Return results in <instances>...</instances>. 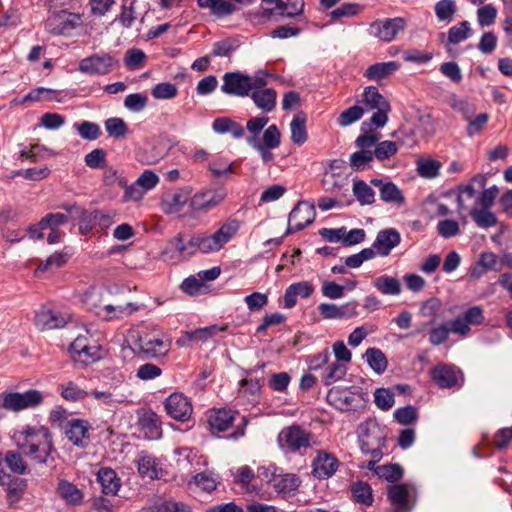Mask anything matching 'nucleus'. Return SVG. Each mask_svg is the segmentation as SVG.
<instances>
[{"label": "nucleus", "instance_id": "412c9836", "mask_svg": "<svg viewBox=\"0 0 512 512\" xmlns=\"http://www.w3.org/2000/svg\"><path fill=\"white\" fill-rule=\"evenodd\" d=\"M191 192L190 187H182L163 194L160 202L162 212L167 215L180 212L187 203Z\"/></svg>", "mask_w": 512, "mask_h": 512}, {"label": "nucleus", "instance_id": "a211bd4d", "mask_svg": "<svg viewBox=\"0 0 512 512\" xmlns=\"http://www.w3.org/2000/svg\"><path fill=\"white\" fill-rule=\"evenodd\" d=\"M69 313H62L53 309L42 307L34 317V323L39 330L62 328L70 320Z\"/></svg>", "mask_w": 512, "mask_h": 512}, {"label": "nucleus", "instance_id": "13d9d810", "mask_svg": "<svg viewBox=\"0 0 512 512\" xmlns=\"http://www.w3.org/2000/svg\"><path fill=\"white\" fill-rule=\"evenodd\" d=\"M73 127L82 139L88 141H94L102 134L100 126L95 122L83 121L81 123H75Z\"/></svg>", "mask_w": 512, "mask_h": 512}, {"label": "nucleus", "instance_id": "f704fd0d", "mask_svg": "<svg viewBox=\"0 0 512 512\" xmlns=\"http://www.w3.org/2000/svg\"><path fill=\"white\" fill-rule=\"evenodd\" d=\"M212 129L217 134L230 133L235 139H241L245 134L243 126L229 117L216 118L212 123Z\"/></svg>", "mask_w": 512, "mask_h": 512}, {"label": "nucleus", "instance_id": "49530a36", "mask_svg": "<svg viewBox=\"0 0 512 512\" xmlns=\"http://www.w3.org/2000/svg\"><path fill=\"white\" fill-rule=\"evenodd\" d=\"M373 286L384 295H399L401 292L400 281L388 275H382L373 280Z\"/></svg>", "mask_w": 512, "mask_h": 512}, {"label": "nucleus", "instance_id": "69168bd1", "mask_svg": "<svg viewBox=\"0 0 512 512\" xmlns=\"http://www.w3.org/2000/svg\"><path fill=\"white\" fill-rule=\"evenodd\" d=\"M193 483L202 491L211 493L220 482L212 473L202 472L193 477Z\"/></svg>", "mask_w": 512, "mask_h": 512}, {"label": "nucleus", "instance_id": "4468645a", "mask_svg": "<svg viewBox=\"0 0 512 512\" xmlns=\"http://www.w3.org/2000/svg\"><path fill=\"white\" fill-rule=\"evenodd\" d=\"M358 302L349 301L342 305L335 303H321L317 309L323 319L326 320H345L358 315Z\"/></svg>", "mask_w": 512, "mask_h": 512}, {"label": "nucleus", "instance_id": "58836bf2", "mask_svg": "<svg viewBox=\"0 0 512 512\" xmlns=\"http://www.w3.org/2000/svg\"><path fill=\"white\" fill-rule=\"evenodd\" d=\"M301 484L299 476L293 473H282L280 469L273 487L279 493L290 494L295 492Z\"/></svg>", "mask_w": 512, "mask_h": 512}, {"label": "nucleus", "instance_id": "de8ad7c7", "mask_svg": "<svg viewBox=\"0 0 512 512\" xmlns=\"http://www.w3.org/2000/svg\"><path fill=\"white\" fill-rule=\"evenodd\" d=\"M353 195L360 205H372L375 202L374 190L363 180H355L353 183Z\"/></svg>", "mask_w": 512, "mask_h": 512}, {"label": "nucleus", "instance_id": "f3484780", "mask_svg": "<svg viewBox=\"0 0 512 512\" xmlns=\"http://www.w3.org/2000/svg\"><path fill=\"white\" fill-rule=\"evenodd\" d=\"M278 441L287 448H308L312 444V435L298 425H292L281 430Z\"/></svg>", "mask_w": 512, "mask_h": 512}, {"label": "nucleus", "instance_id": "774afa93", "mask_svg": "<svg viewBox=\"0 0 512 512\" xmlns=\"http://www.w3.org/2000/svg\"><path fill=\"white\" fill-rule=\"evenodd\" d=\"M238 47L237 41L231 38L219 40L213 44L211 56L227 57L230 56Z\"/></svg>", "mask_w": 512, "mask_h": 512}, {"label": "nucleus", "instance_id": "37998d69", "mask_svg": "<svg viewBox=\"0 0 512 512\" xmlns=\"http://www.w3.org/2000/svg\"><path fill=\"white\" fill-rule=\"evenodd\" d=\"M57 491L61 498L69 505H80L83 501L82 492L69 481H59Z\"/></svg>", "mask_w": 512, "mask_h": 512}, {"label": "nucleus", "instance_id": "0e129e2a", "mask_svg": "<svg viewBox=\"0 0 512 512\" xmlns=\"http://www.w3.org/2000/svg\"><path fill=\"white\" fill-rule=\"evenodd\" d=\"M101 358V350L100 346L96 343L95 340L91 338V340L87 343L83 352L78 356L77 362L82 363L84 365H88L96 362Z\"/></svg>", "mask_w": 512, "mask_h": 512}, {"label": "nucleus", "instance_id": "1a4fd4ad", "mask_svg": "<svg viewBox=\"0 0 512 512\" xmlns=\"http://www.w3.org/2000/svg\"><path fill=\"white\" fill-rule=\"evenodd\" d=\"M387 496L396 511L409 512L417 503L418 490L411 483L394 484L388 486Z\"/></svg>", "mask_w": 512, "mask_h": 512}, {"label": "nucleus", "instance_id": "79ce46f5", "mask_svg": "<svg viewBox=\"0 0 512 512\" xmlns=\"http://www.w3.org/2000/svg\"><path fill=\"white\" fill-rule=\"evenodd\" d=\"M105 291L100 287H90L82 295L81 301L83 305L90 311L98 315L99 309L104 304L103 296Z\"/></svg>", "mask_w": 512, "mask_h": 512}, {"label": "nucleus", "instance_id": "9b49d317", "mask_svg": "<svg viewBox=\"0 0 512 512\" xmlns=\"http://www.w3.org/2000/svg\"><path fill=\"white\" fill-rule=\"evenodd\" d=\"M316 212L313 204L308 201H299L288 217V227L285 235L303 230L315 220Z\"/></svg>", "mask_w": 512, "mask_h": 512}, {"label": "nucleus", "instance_id": "f8f14e48", "mask_svg": "<svg viewBox=\"0 0 512 512\" xmlns=\"http://www.w3.org/2000/svg\"><path fill=\"white\" fill-rule=\"evenodd\" d=\"M360 448H382L386 445L385 433L374 420H367L358 427Z\"/></svg>", "mask_w": 512, "mask_h": 512}, {"label": "nucleus", "instance_id": "338daca9", "mask_svg": "<svg viewBox=\"0 0 512 512\" xmlns=\"http://www.w3.org/2000/svg\"><path fill=\"white\" fill-rule=\"evenodd\" d=\"M61 396L68 401H78L86 397L87 392L79 385L68 381L60 385Z\"/></svg>", "mask_w": 512, "mask_h": 512}, {"label": "nucleus", "instance_id": "72a5a7b5", "mask_svg": "<svg viewBox=\"0 0 512 512\" xmlns=\"http://www.w3.org/2000/svg\"><path fill=\"white\" fill-rule=\"evenodd\" d=\"M208 425L212 431H226L234 421V414L227 409H213L208 414Z\"/></svg>", "mask_w": 512, "mask_h": 512}, {"label": "nucleus", "instance_id": "e2e57ef3", "mask_svg": "<svg viewBox=\"0 0 512 512\" xmlns=\"http://www.w3.org/2000/svg\"><path fill=\"white\" fill-rule=\"evenodd\" d=\"M276 8L280 10V14L283 16L294 17L303 12L304 0H279L277 1Z\"/></svg>", "mask_w": 512, "mask_h": 512}, {"label": "nucleus", "instance_id": "aec40b11", "mask_svg": "<svg viewBox=\"0 0 512 512\" xmlns=\"http://www.w3.org/2000/svg\"><path fill=\"white\" fill-rule=\"evenodd\" d=\"M401 242V235L395 228H387L380 230L372 244L371 249L374 250L375 256L386 257L392 249Z\"/></svg>", "mask_w": 512, "mask_h": 512}, {"label": "nucleus", "instance_id": "052dcab7", "mask_svg": "<svg viewBox=\"0 0 512 512\" xmlns=\"http://www.w3.org/2000/svg\"><path fill=\"white\" fill-rule=\"evenodd\" d=\"M232 164L228 159L218 157L209 162L208 169L217 178L229 177L233 174Z\"/></svg>", "mask_w": 512, "mask_h": 512}, {"label": "nucleus", "instance_id": "4be33fe9", "mask_svg": "<svg viewBox=\"0 0 512 512\" xmlns=\"http://www.w3.org/2000/svg\"><path fill=\"white\" fill-rule=\"evenodd\" d=\"M431 378L435 384L442 389H450L460 386L459 381L462 379V373L457 371L453 366L439 364L431 370Z\"/></svg>", "mask_w": 512, "mask_h": 512}, {"label": "nucleus", "instance_id": "6e6552de", "mask_svg": "<svg viewBox=\"0 0 512 512\" xmlns=\"http://www.w3.org/2000/svg\"><path fill=\"white\" fill-rule=\"evenodd\" d=\"M13 438L20 447L28 448H52L53 439L49 429L42 425H26L21 430L15 431Z\"/></svg>", "mask_w": 512, "mask_h": 512}, {"label": "nucleus", "instance_id": "b1692460", "mask_svg": "<svg viewBox=\"0 0 512 512\" xmlns=\"http://www.w3.org/2000/svg\"><path fill=\"white\" fill-rule=\"evenodd\" d=\"M360 393L351 389H342L338 387L331 388L327 394L328 402L342 411L352 410L357 406Z\"/></svg>", "mask_w": 512, "mask_h": 512}, {"label": "nucleus", "instance_id": "393cba45", "mask_svg": "<svg viewBox=\"0 0 512 512\" xmlns=\"http://www.w3.org/2000/svg\"><path fill=\"white\" fill-rule=\"evenodd\" d=\"M371 184L379 189L380 199L388 204L401 207L406 199L401 189L391 181L372 179Z\"/></svg>", "mask_w": 512, "mask_h": 512}, {"label": "nucleus", "instance_id": "ea45409f", "mask_svg": "<svg viewBox=\"0 0 512 512\" xmlns=\"http://www.w3.org/2000/svg\"><path fill=\"white\" fill-rule=\"evenodd\" d=\"M136 309L137 308L134 307L132 303H127L125 306H116L109 303H104L101 309H99L97 317L103 320H113L121 318L124 315H129Z\"/></svg>", "mask_w": 512, "mask_h": 512}, {"label": "nucleus", "instance_id": "7c9ffc66", "mask_svg": "<svg viewBox=\"0 0 512 512\" xmlns=\"http://www.w3.org/2000/svg\"><path fill=\"white\" fill-rule=\"evenodd\" d=\"M254 104L264 112H271L276 107L277 93L273 88H253L250 93Z\"/></svg>", "mask_w": 512, "mask_h": 512}, {"label": "nucleus", "instance_id": "39448f33", "mask_svg": "<svg viewBox=\"0 0 512 512\" xmlns=\"http://www.w3.org/2000/svg\"><path fill=\"white\" fill-rule=\"evenodd\" d=\"M44 399L43 392L37 389H29L24 392H4L0 394V409L12 412L35 409L44 402Z\"/></svg>", "mask_w": 512, "mask_h": 512}, {"label": "nucleus", "instance_id": "a19ab883", "mask_svg": "<svg viewBox=\"0 0 512 512\" xmlns=\"http://www.w3.org/2000/svg\"><path fill=\"white\" fill-rule=\"evenodd\" d=\"M199 7L210 9L211 14L218 18L231 15L236 6L225 0H197Z\"/></svg>", "mask_w": 512, "mask_h": 512}, {"label": "nucleus", "instance_id": "c85d7f7f", "mask_svg": "<svg viewBox=\"0 0 512 512\" xmlns=\"http://www.w3.org/2000/svg\"><path fill=\"white\" fill-rule=\"evenodd\" d=\"M487 178L485 175L478 174L474 176L467 184L459 187V195L457 197L458 209H465L464 197L469 199L477 198L485 189Z\"/></svg>", "mask_w": 512, "mask_h": 512}, {"label": "nucleus", "instance_id": "2eb2a0df", "mask_svg": "<svg viewBox=\"0 0 512 512\" xmlns=\"http://www.w3.org/2000/svg\"><path fill=\"white\" fill-rule=\"evenodd\" d=\"M405 28V21L403 18H389L385 20H376L370 27L369 32L371 35L377 37L381 41L390 42L396 35Z\"/></svg>", "mask_w": 512, "mask_h": 512}, {"label": "nucleus", "instance_id": "2f4dec72", "mask_svg": "<svg viewBox=\"0 0 512 512\" xmlns=\"http://www.w3.org/2000/svg\"><path fill=\"white\" fill-rule=\"evenodd\" d=\"M139 425L143 436L150 440L161 438L162 429L159 416L152 411L145 412L140 418Z\"/></svg>", "mask_w": 512, "mask_h": 512}, {"label": "nucleus", "instance_id": "423d86ee", "mask_svg": "<svg viewBox=\"0 0 512 512\" xmlns=\"http://www.w3.org/2000/svg\"><path fill=\"white\" fill-rule=\"evenodd\" d=\"M499 190L493 185L484 190L475 200V206L470 210V216L480 228H489L497 224L496 215L490 211Z\"/></svg>", "mask_w": 512, "mask_h": 512}, {"label": "nucleus", "instance_id": "c9c22d12", "mask_svg": "<svg viewBox=\"0 0 512 512\" xmlns=\"http://www.w3.org/2000/svg\"><path fill=\"white\" fill-rule=\"evenodd\" d=\"M97 480L106 495H116L120 489V479L111 468H101L97 474Z\"/></svg>", "mask_w": 512, "mask_h": 512}, {"label": "nucleus", "instance_id": "473e14b6", "mask_svg": "<svg viewBox=\"0 0 512 512\" xmlns=\"http://www.w3.org/2000/svg\"><path fill=\"white\" fill-rule=\"evenodd\" d=\"M459 109L463 112L465 118L469 120L468 126H467V134L469 136H474L482 131L484 126L487 124L489 116L487 113H481L477 115L474 119H470L474 108L468 104L467 102L460 101L459 102Z\"/></svg>", "mask_w": 512, "mask_h": 512}, {"label": "nucleus", "instance_id": "cd10ccee", "mask_svg": "<svg viewBox=\"0 0 512 512\" xmlns=\"http://www.w3.org/2000/svg\"><path fill=\"white\" fill-rule=\"evenodd\" d=\"M314 286L309 281H301L289 285L284 293L283 307L285 309L293 308L297 303V298H308L314 293Z\"/></svg>", "mask_w": 512, "mask_h": 512}, {"label": "nucleus", "instance_id": "9d476101", "mask_svg": "<svg viewBox=\"0 0 512 512\" xmlns=\"http://www.w3.org/2000/svg\"><path fill=\"white\" fill-rule=\"evenodd\" d=\"M197 252H200L197 234L185 239L184 235L180 233L169 240L162 255L166 260L177 261L181 258L191 257Z\"/></svg>", "mask_w": 512, "mask_h": 512}, {"label": "nucleus", "instance_id": "6ab92c4d", "mask_svg": "<svg viewBox=\"0 0 512 512\" xmlns=\"http://www.w3.org/2000/svg\"><path fill=\"white\" fill-rule=\"evenodd\" d=\"M226 195L224 189L200 191L193 195L189 205L196 212L208 211L220 204Z\"/></svg>", "mask_w": 512, "mask_h": 512}, {"label": "nucleus", "instance_id": "bb28decb", "mask_svg": "<svg viewBox=\"0 0 512 512\" xmlns=\"http://www.w3.org/2000/svg\"><path fill=\"white\" fill-rule=\"evenodd\" d=\"M90 424L84 419H71L64 428L65 436L75 446L87 445L86 440L89 438L88 432Z\"/></svg>", "mask_w": 512, "mask_h": 512}, {"label": "nucleus", "instance_id": "c756f323", "mask_svg": "<svg viewBox=\"0 0 512 512\" xmlns=\"http://www.w3.org/2000/svg\"><path fill=\"white\" fill-rule=\"evenodd\" d=\"M342 164L340 161L333 160L329 165V169L325 172L322 180L323 187L328 192H336L341 190L347 183V177L336 170L340 169Z\"/></svg>", "mask_w": 512, "mask_h": 512}, {"label": "nucleus", "instance_id": "8fccbe9b", "mask_svg": "<svg viewBox=\"0 0 512 512\" xmlns=\"http://www.w3.org/2000/svg\"><path fill=\"white\" fill-rule=\"evenodd\" d=\"M373 160V152L363 149L350 155L349 164L354 171H364L371 167Z\"/></svg>", "mask_w": 512, "mask_h": 512}, {"label": "nucleus", "instance_id": "6e6d98bb", "mask_svg": "<svg viewBox=\"0 0 512 512\" xmlns=\"http://www.w3.org/2000/svg\"><path fill=\"white\" fill-rule=\"evenodd\" d=\"M347 373V367L340 362H333L328 365L322 374V382L325 386H329L336 381L341 380Z\"/></svg>", "mask_w": 512, "mask_h": 512}, {"label": "nucleus", "instance_id": "bf43d9fd", "mask_svg": "<svg viewBox=\"0 0 512 512\" xmlns=\"http://www.w3.org/2000/svg\"><path fill=\"white\" fill-rule=\"evenodd\" d=\"M105 129L109 137L120 139L128 133V126L122 118L111 117L104 122Z\"/></svg>", "mask_w": 512, "mask_h": 512}, {"label": "nucleus", "instance_id": "603ef678", "mask_svg": "<svg viewBox=\"0 0 512 512\" xmlns=\"http://www.w3.org/2000/svg\"><path fill=\"white\" fill-rule=\"evenodd\" d=\"M227 329H228V325H226V324L225 325H221V326L211 325V326H207V327H203V328H198V329L189 331L190 332L189 337H190V339H192L193 342L205 343L209 339H211L214 336H216L219 332H224Z\"/></svg>", "mask_w": 512, "mask_h": 512}, {"label": "nucleus", "instance_id": "09e8293b", "mask_svg": "<svg viewBox=\"0 0 512 512\" xmlns=\"http://www.w3.org/2000/svg\"><path fill=\"white\" fill-rule=\"evenodd\" d=\"M393 137L396 138L398 147L401 146L406 148L415 147L420 139L417 131L413 127L404 125L393 133Z\"/></svg>", "mask_w": 512, "mask_h": 512}, {"label": "nucleus", "instance_id": "3c124183", "mask_svg": "<svg viewBox=\"0 0 512 512\" xmlns=\"http://www.w3.org/2000/svg\"><path fill=\"white\" fill-rule=\"evenodd\" d=\"M138 472L143 477L150 479H157L162 474V469L156 462V459L151 456H143L138 460Z\"/></svg>", "mask_w": 512, "mask_h": 512}, {"label": "nucleus", "instance_id": "a878e982", "mask_svg": "<svg viewBox=\"0 0 512 512\" xmlns=\"http://www.w3.org/2000/svg\"><path fill=\"white\" fill-rule=\"evenodd\" d=\"M337 458L326 451H320L313 461V475L318 479L330 478L338 469Z\"/></svg>", "mask_w": 512, "mask_h": 512}, {"label": "nucleus", "instance_id": "f03ea898", "mask_svg": "<svg viewBox=\"0 0 512 512\" xmlns=\"http://www.w3.org/2000/svg\"><path fill=\"white\" fill-rule=\"evenodd\" d=\"M222 81L221 91L238 97L249 96L253 88H262L267 84L264 76H249L241 72H227L223 75Z\"/></svg>", "mask_w": 512, "mask_h": 512}, {"label": "nucleus", "instance_id": "dca6fc26", "mask_svg": "<svg viewBox=\"0 0 512 512\" xmlns=\"http://www.w3.org/2000/svg\"><path fill=\"white\" fill-rule=\"evenodd\" d=\"M167 414L178 421H187L193 411L191 401L182 393H172L164 403Z\"/></svg>", "mask_w": 512, "mask_h": 512}, {"label": "nucleus", "instance_id": "680f3d73", "mask_svg": "<svg viewBox=\"0 0 512 512\" xmlns=\"http://www.w3.org/2000/svg\"><path fill=\"white\" fill-rule=\"evenodd\" d=\"M151 94L155 99L158 100H170L177 96L178 88L173 83L161 82L152 88Z\"/></svg>", "mask_w": 512, "mask_h": 512}, {"label": "nucleus", "instance_id": "0eeeda50", "mask_svg": "<svg viewBox=\"0 0 512 512\" xmlns=\"http://www.w3.org/2000/svg\"><path fill=\"white\" fill-rule=\"evenodd\" d=\"M362 102L367 106L369 110H376L370 118L369 123L364 122L363 126H373L375 128H381L386 125L388 121V113L390 112V104L381 95L378 89L374 86H368L365 88L363 93Z\"/></svg>", "mask_w": 512, "mask_h": 512}, {"label": "nucleus", "instance_id": "7ed1b4c3", "mask_svg": "<svg viewBox=\"0 0 512 512\" xmlns=\"http://www.w3.org/2000/svg\"><path fill=\"white\" fill-rule=\"evenodd\" d=\"M128 343L131 349L146 358H156L166 355L171 348V341L154 335L139 332H132L129 335Z\"/></svg>", "mask_w": 512, "mask_h": 512}, {"label": "nucleus", "instance_id": "ddd939ff", "mask_svg": "<svg viewBox=\"0 0 512 512\" xmlns=\"http://www.w3.org/2000/svg\"><path fill=\"white\" fill-rule=\"evenodd\" d=\"M116 60L108 53L93 54L79 62V71L88 75H106L111 72Z\"/></svg>", "mask_w": 512, "mask_h": 512}, {"label": "nucleus", "instance_id": "c03bdc74", "mask_svg": "<svg viewBox=\"0 0 512 512\" xmlns=\"http://www.w3.org/2000/svg\"><path fill=\"white\" fill-rule=\"evenodd\" d=\"M368 468L374 470V472L382 479L388 482L394 483L399 481L403 476V469L398 464H386L375 466V463L370 461Z\"/></svg>", "mask_w": 512, "mask_h": 512}, {"label": "nucleus", "instance_id": "f257e3e1", "mask_svg": "<svg viewBox=\"0 0 512 512\" xmlns=\"http://www.w3.org/2000/svg\"><path fill=\"white\" fill-rule=\"evenodd\" d=\"M268 121L269 118L267 116H257L250 118L246 123L248 131L246 143L259 153L264 164L274 161L275 157L272 150L278 148L281 144V132L275 124L268 126L264 130L262 138L259 137Z\"/></svg>", "mask_w": 512, "mask_h": 512}, {"label": "nucleus", "instance_id": "5fc2aeb1", "mask_svg": "<svg viewBox=\"0 0 512 512\" xmlns=\"http://www.w3.org/2000/svg\"><path fill=\"white\" fill-rule=\"evenodd\" d=\"M434 10L440 22L450 23L457 11L456 0H440L435 4Z\"/></svg>", "mask_w": 512, "mask_h": 512}, {"label": "nucleus", "instance_id": "20e7f679", "mask_svg": "<svg viewBox=\"0 0 512 512\" xmlns=\"http://www.w3.org/2000/svg\"><path fill=\"white\" fill-rule=\"evenodd\" d=\"M240 229V222L237 219H229L213 234L196 233L198 248L203 254L219 251L227 244Z\"/></svg>", "mask_w": 512, "mask_h": 512}, {"label": "nucleus", "instance_id": "4d7b16f0", "mask_svg": "<svg viewBox=\"0 0 512 512\" xmlns=\"http://www.w3.org/2000/svg\"><path fill=\"white\" fill-rule=\"evenodd\" d=\"M472 35V29L468 21H462L448 30V42L458 44Z\"/></svg>", "mask_w": 512, "mask_h": 512}, {"label": "nucleus", "instance_id": "4c0bfd02", "mask_svg": "<svg viewBox=\"0 0 512 512\" xmlns=\"http://www.w3.org/2000/svg\"><path fill=\"white\" fill-rule=\"evenodd\" d=\"M399 68L400 64L396 61L376 63L367 68L364 76L369 80L379 81L393 74Z\"/></svg>", "mask_w": 512, "mask_h": 512}, {"label": "nucleus", "instance_id": "864d4df0", "mask_svg": "<svg viewBox=\"0 0 512 512\" xmlns=\"http://www.w3.org/2000/svg\"><path fill=\"white\" fill-rule=\"evenodd\" d=\"M97 215L98 209L88 211L81 207L78 215L74 217V220H77L79 223L81 234L86 235L96 227Z\"/></svg>", "mask_w": 512, "mask_h": 512}, {"label": "nucleus", "instance_id": "e433bc0d", "mask_svg": "<svg viewBox=\"0 0 512 512\" xmlns=\"http://www.w3.org/2000/svg\"><path fill=\"white\" fill-rule=\"evenodd\" d=\"M307 116L304 112H298L290 122L291 140L295 145L301 146L307 141L306 129Z\"/></svg>", "mask_w": 512, "mask_h": 512}, {"label": "nucleus", "instance_id": "a18cd8bd", "mask_svg": "<svg viewBox=\"0 0 512 512\" xmlns=\"http://www.w3.org/2000/svg\"><path fill=\"white\" fill-rule=\"evenodd\" d=\"M369 367L377 374H383L388 366V361L385 354L375 347L368 348L364 354Z\"/></svg>", "mask_w": 512, "mask_h": 512}, {"label": "nucleus", "instance_id": "5701e85b", "mask_svg": "<svg viewBox=\"0 0 512 512\" xmlns=\"http://www.w3.org/2000/svg\"><path fill=\"white\" fill-rule=\"evenodd\" d=\"M79 18L66 10L50 15L46 21V28L49 32L56 35H65L74 29Z\"/></svg>", "mask_w": 512, "mask_h": 512}]
</instances>
